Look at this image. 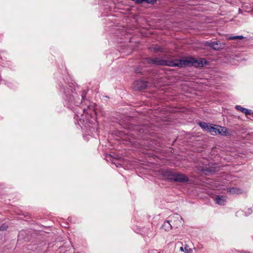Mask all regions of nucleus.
Instances as JSON below:
<instances>
[{"label":"nucleus","mask_w":253,"mask_h":253,"mask_svg":"<svg viewBox=\"0 0 253 253\" xmlns=\"http://www.w3.org/2000/svg\"><path fill=\"white\" fill-rule=\"evenodd\" d=\"M148 82L144 81H136L134 84V87L137 90H142L148 86Z\"/></svg>","instance_id":"6e6552de"},{"label":"nucleus","mask_w":253,"mask_h":253,"mask_svg":"<svg viewBox=\"0 0 253 253\" xmlns=\"http://www.w3.org/2000/svg\"><path fill=\"white\" fill-rule=\"evenodd\" d=\"M144 60L145 61L147 64L153 65V58H152L151 57H145L144 58Z\"/></svg>","instance_id":"412c9836"},{"label":"nucleus","mask_w":253,"mask_h":253,"mask_svg":"<svg viewBox=\"0 0 253 253\" xmlns=\"http://www.w3.org/2000/svg\"><path fill=\"white\" fill-rule=\"evenodd\" d=\"M180 250L182 252H185L184 247H181L180 248Z\"/></svg>","instance_id":"393cba45"},{"label":"nucleus","mask_w":253,"mask_h":253,"mask_svg":"<svg viewBox=\"0 0 253 253\" xmlns=\"http://www.w3.org/2000/svg\"><path fill=\"white\" fill-rule=\"evenodd\" d=\"M210 123H206L205 122L200 121L198 123V125L202 128V129L205 131L208 126H209Z\"/></svg>","instance_id":"dca6fc26"},{"label":"nucleus","mask_w":253,"mask_h":253,"mask_svg":"<svg viewBox=\"0 0 253 253\" xmlns=\"http://www.w3.org/2000/svg\"><path fill=\"white\" fill-rule=\"evenodd\" d=\"M149 49L151 52L155 53L164 52V48L162 46H158L157 44H152L149 47Z\"/></svg>","instance_id":"9d476101"},{"label":"nucleus","mask_w":253,"mask_h":253,"mask_svg":"<svg viewBox=\"0 0 253 253\" xmlns=\"http://www.w3.org/2000/svg\"><path fill=\"white\" fill-rule=\"evenodd\" d=\"M235 109L237 110L240 111L241 112L244 113L246 115H251V114H253V112L251 110L246 109L239 105H236L235 106Z\"/></svg>","instance_id":"9b49d317"},{"label":"nucleus","mask_w":253,"mask_h":253,"mask_svg":"<svg viewBox=\"0 0 253 253\" xmlns=\"http://www.w3.org/2000/svg\"><path fill=\"white\" fill-rule=\"evenodd\" d=\"M214 125L210 123L209 126H207L206 130L205 131L211 132V133H213V131L214 130Z\"/></svg>","instance_id":"f3484780"},{"label":"nucleus","mask_w":253,"mask_h":253,"mask_svg":"<svg viewBox=\"0 0 253 253\" xmlns=\"http://www.w3.org/2000/svg\"><path fill=\"white\" fill-rule=\"evenodd\" d=\"M169 66L172 67H178L184 68L183 59H178L174 60H164L163 66Z\"/></svg>","instance_id":"39448f33"},{"label":"nucleus","mask_w":253,"mask_h":253,"mask_svg":"<svg viewBox=\"0 0 253 253\" xmlns=\"http://www.w3.org/2000/svg\"><path fill=\"white\" fill-rule=\"evenodd\" d=\"M126 135V133H124L123 132H121V131L120 132V135L123 136H125Z\"/></svg>","instance_id":"b1692460"},{"label":"nucleus","mask_w":253,"mask_h":253,"mask_svg":"<svg viewBox=\"0 0 253 253\" xmlns=\"http://www.w3.org/2000/svg\"><path fill=\"white\" fill-rule=\"evenodd\" d=\"M184 250L185 253H192L193 250L192 249L189 248V246L187 244L184 245Z\"/></svg>","instance_id":"aec40b11"},{"label":"nucleus","mask_w":253,"mask_h":253,"mask_svg":"<svg viewBox=\"0 0 253 253\" xmlns=\"http://www.w3.org/2000/svg\"><path fill=\"white\" fill-rule=\"evenodd\" d=\"M8 226L5 224H3L0 226V231H5L8 228Z\"/></svg>","instance_id":"4be33fe9"},{"label":"nucleus","mask_w":253,"mask_h":253,"mask_svg":"<svg viewBox=\"0 0 253 253\" xmlns=\"http://www.w3.org/2000/svg\"><path fill=\"white\" fill-rule=\"evenodd\" d=\"M206 46H208L213 49L214 47V42L206 41L204 43Z\"/></svg>","instance_id":"a211bd4d"},{"label":"nucleus","mask_w":253,"mask_h":253,"mask_svg":"<svg viewBox=\"0 0 253 253\" xmlns=\"http://www.w3.org/2000/svg\"><path fill=\"white\" fill-rule=\"evenodd\" d=\"M84 109L83 110L82 112H81V113H79L78 112H77V113H78V114H80L81 116H82V115H83V113H84Z\"/></svg>","instance_id":"a878e982"},{"label":"nucleus","mask_w":253,"mask_h":253,"mask_svg":"<svg viewBox=\"0 0 253 253\" xmlns=\"http://www.w3.org/2000/svg\"><path fill=\"white\" fill-rule=\"evenodd\" d=\"M244 39V37L243 36H231L229 37L228 39L230 40H242Z\"/></svg>","instance_id":"6ab92c4d"},{"label":"nucleus","mask_w":253,"mask_h":253,"mask_svg":"<svg viewBox=\"0 0 253 253\" xmlns=\"http://www.w3.org/2000/svg\"><path fill=\"white\" fill-rule=\"evenodd\" d=\"M106 158L108 161H112L114 159H115V158L114 157H113L112 155H111V154L107 155L106 156Z\"/></svg>","instance_id":"5701e85b"},{"label":"nucleus","mask_w":253,"mask_h":253,"mask_svg":"<svg viewBox=\"0 0 253 253\" xmlns=\"http://www.w3.org/2000/svg\"><path fill=\"white\" fill-rule=\"evenodd\" d=\"M225 44L223 42H220L218 41L214 42V47L213 50H220L224 48Z\"/></svg>","instance_id":"f8f14e48"},{"label":"nucleus","mask_w":253,"mask_h":253,"mask_svg":"<svg viewBox=\"0 0 253 253\" xmlns=\"http://www.w3.org/2000/svg\"><path fill=\"white\" fill-rule=\"evenodd\" d=\"M226 200V198L222 195H215V201L216 203L219 205H224Z\"/></svg>","instance_id":"1a4fd4ad"},{"label":"nucleus","mask_w":253,"mask_h":253,"mask_svg":"<svg viewBox=\"0 0 253 253\" xmlns=\"http://www.w3.org/2000/svg\"><path fill=\"white\" fill-rule=\"evenodd\" d=\"M126 128L133 131L141 138H143L144 135L149 133V129L147 126L144 125H138L131 123H128L126 124Z\"/></svg>","instance_id":"20e7f679"},{"label":"nucleus","mask_w":253,"mask_h":253,"mask_svg":"<svg viewBox=\"0 0 253 253\" xmlns=\"http://www.w3.org/2000/svg\"><path fill=\"white\" fill-rule=\"evenodd\" d=\"M216 163H212L209 167L203 168L201 170L206 174L214 173L219 170V167L217 166Z\"/></svg>","instance_id":"0eeeda50"},{"label":"nucleus","mask_w":253,"mask_h":253,"mask_svg":"<svg viewBox=\"0 0 253 253\" xmlns=\"http://www.w3.org/2000/svg\"><path fill=\"white\" fill-rule=\"evenodd\" d=\"M164 59H161L159 57H155L153 58V65L163 66Z\"/></svg>","instance_id":"2eb2a0df"},{"label":"nucleus","mask_w":253,"mask_h":253,"mask_svg":"<svg viewBox=\"0 0 253 253\" xmlns=\"http://www.w3.org/2000/svg\"><path fill=\"white\" fill-rule=\"evenodd\" d=\"M162 228L166 231H168L172 229V225L170 223L169 220H166L164 222Z\"/></svg>","instance_id":"4468645a"},{"label":"nucleus","mask_w":253,"mask_h":253,"mask_svg":"<svg viewBox=\"0 0 253 253\" xmlns=\"http://www.w3.org/2000/svg\"><path fill=\"white\" fill-rule=\"evenodd\" d=\"M60 91L64 93L63 98L67 104L68 107L71 109L74 106H78L81 104L82 100L85 97V93H83L81 95L82 98L78 94L76 89L71 85L64 86L60 87Z\"/></svg>","instance_id":"f257e3e1"},{"label":"nucleus","mask_w":253,"mask_h":253,"mask_svg":"<svg viewBox=\"0 0 253 253\" xmlns=\"http://www.w3.org/2000/svg\"><path fill=\"white\" fill-rule=\"evenodd\" d=\"M227 191L231 194H240L242 193L241 189L237 187H232L227 188Z\"/></svg>","instance_id":"ddd939ff"},{"label":"nucleus","mask_w":253,"mask_h":253,"mask_svg":"<svg viewBox=\"0 0 253 253\" xmlns=\"http://www.w3.org/2000/svg\"><path fill=\"white\" fill-rule=\"evenodd\" d=\"M211 134L213 135L220 134L222 136H230L231 135V131L225 126L214 125V130Z\"/></svg>","instance_id":"423d86ee"},{"label":"nucleus","mask_w":253,"mask_h":253,"mask_svg":"<svg viewBox=\"0 0 253 253\" xmlns=\"http://www.w3.org/2000/svg\"><path fill=\"white\" fill-rule=\"evenodd\" d=\"M161 174L165 179L170 182L185 183L190 181L189 178L185 174L176 172L173 169H164L162 171Z\"/></svg>","instance_id":"f03ea898"},{"label":"nucleus","mask_w":253,"mask_h":253,"mask_svg":"<svg viewBox=\"0 0 253 253\" xmlns=\"http://www.w3.org/2000/svg\"><path fill=\"white\" fill-rule=\"evenodd\" d=\"M208 64L209 62L205 58H195L192 56H188L183 59L184 68L192 66L195 68H200Z\"/></svg>","instance_id":"7ed1b4c3"}]
</instances>
